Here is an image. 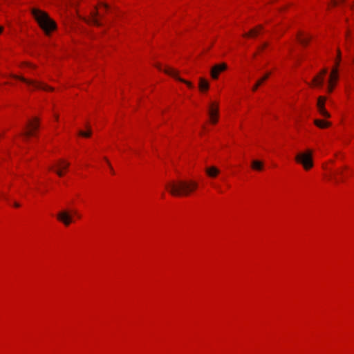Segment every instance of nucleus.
I'll return each instance as SVG.
<instances>
[{"label":"nucleus","mask_w":354,"mask_h":354,"mask_svg":"<svg viewBox=\"0 0 354 354\" xmlns=\"http://www.w3.org/2000/svg\"><path fill=\"white\" fill-rule=\"evenodd\" d=\"M32 14L46 35H49L52 31L56 29V23L50 18L47 13L34 8L32 10Z\"/></svg>","instance_id":"nucleus-2"},{"label":"nucleus","mask_w":354,"mask_h":354,"mask_svg":"<svg viewBox=\"0 0 354 354\" xmlns=\"http://www.w3.org/2000/svg\"><path fill=\"white\" fill-rule=\"evenodd\" d=\"M251 167L253 169L257 171H261L263 167V162L260 160H252Z\"/></svg>","instance_id":"nucleus-18"},{"label":"nucleus","mask_w":354,"mask_h":354,"mask_svg":"<svg viewBox=\"0 0 354 354\" xmlns=\"http://www.w3.org/2000/svg\"><path fill=\"white\" fill-rule=\"evenodd\" d=\"M198 183L194 180H178L166 185V189L174 196H187L198 188Z\"/></svg>","instance_id":"nucleus-1"},{"label":"nucleus","mask_w":354,"mask_h":354,"mask_svg":"<svg viewBox=\"0 0 354 354\" xmlns=\"http://www.w3.org/2000/svg\"><path fill=\"white\" fill-rule=\"evenodd\" d=\"M340 59H341V52L338 49L337 50V59H336V62H335V67L332 69V71H331V73L330 74V77H329L328 86V92H332V91H333V88H334V84H333V82H335V81H337L338 80V69H337V67L339 66Z\"/></svg>","instance_id":"nucleus-5"},{"label":"nucleus","mask_w":354,"mask_h":354,"mask_svg":"<svg viewBox=\"0 0 354 354\" xmlns=\"http://www.w3.org/2000/svg\"><path fill=\"white\" fill-rule=\"evenodd\" d=\"M208 113L212 123L215 124L218 121V105L216 103H212L209 106Z\"/></svg>","instance_id":"nucleus-8"},{"label":"nucleus","mask_w":354,"mask_h":354,"mask_svg":"<svg viewBox=\"0 0 354 354\" xmlns=\"http://www.w3.org/2000/svg\"><path fill=\"white\" fill-rule=\"evenodd\" d=\"M326 100V98L325 97H323V96L319 97L318 100H317V106L318 111L322 116H324L325 118H330V115L329 113L325 109V107H324Z\"/></svg>","instance_id":"nucleus-9"},{"label":"nucleus","mask_w":354,"mask_h":354,"mask_svg":"<svg viewBox=\"0 0 354 354\" xmlns=\"http://www.w3.org/2000/svg\"><path fill=\"white\" fill-rule=\"evenodd\" d=\"M91 133H92V131L91 130V129H88V131L85 132V131H79L78 132V134L81 136H83V137H85V138H88L91 136Z\"/></svg>","instance_id":"nucleus-22"},{"label":"nucleus","mask_w":354,"mask_h":354,"mask_svg":"<svg viewBox=\"0 0 354 354\" xmlns=\"http://www.w3.org/2000/svg\"><path fill=\"white\" fill-rule=\"evenodd\" d=\"M57 218L63 223L66 226L69 225L72 222V214L67 210L59 212Z\"/></svg>","instance_id":"nucleus-6"},{"label":"nucleus","mask_w":354,"mask_h":354,"mask_svg":"<svg viewBox=\"0 0 354 354\" xmlns=\"http://www.w3.org/2000/svg\"><path fill=\"white\" fill-rule=\"evenodd\" d=\"M3 30V27L0 26V33H1Z\"/></svg>","instance_id":"nucleus-27"},{"label":"nucleus","mask_w":354,"mask_h":354,"mask_svg":"<svg viewBox=\"0 0 354 354\" xmlns=\"http://www.w3.org/2000/svg\"><path fill=\"white\" fill-rule=\"evenodd\" d=\"M156 68H157L158 69H159L160 71H162V68H161V66H160V65L157 64V65H156Z\"/></svg>","instance_id":"nucleus-26"},{"label":"nucleus","mask_w":354,"mask_h":354,"mask_svg":"<svg viewBox=\"0 0 354 354\" xmlns=\"http://www.w3.org/2000/svg\"><path fill=\"white\" fill-rule=\"evenodd\" d=\"M270 73H267L266 75H264L263 77H262L260 80H259L257 83L253 86L252 91H256L258 88V87L261 85V84L266 81L270 76Z\"/></svg>","instance_id":"nucleus-17"},{"label":"nucleus","mask_w":354,"mask_h":354,"mask_svg":"<svg viewBox=\"0 0 354 354\" xmlns=\"http://www.w3.org/2000/svg\"><path fill=\"white\" fill-rule=\"evenodd\" d=\"M227 69V65L225 63L216 64L211 68L210 75L212 79L217 80L220 73Z\"/></svg>","instance_id":"nucleus-7"},{"label":"nucleus","mask_w":354,"mask_h":354,"mask_svg":"<svg viewBox=\"0 0 354 354\" xmlns=\"http://www.w3.org/2000/svg\"><path fill=\"white\" fill-rule=\"evenodd\" d=\"M39 128V123L37 118L28 120L26 125L24 124V142L30 138L35 137Z\"/></svg>","instance_id":"nucleus-3"},{"label":"nucleus","mask_w":354,"mask_h":354,"mask_svg":"<svg viewBox=\"0 0 354 354\" xmlns=\"http://www.w3.org/2000/svg\"><path fill=\"white\" fill-rule=\"evenodd\" d=\"M268 45V43L265 42L263 44L262 46L260 48L263 49V48H266Z\"/></svg>","instance_id":"nucleus-25"},{"label":"nucleus","mask_w":354,"mask_h":354,"mask_svg":"<svg viewBox=\"0 0 354 354\" xmlns=\"http://www.w3.org/2000/svg\"><path fill=\"white\" fill-rule=\"evenodd\" d=\"M69 166V162L64 160H60L57 164L58 169L55 170V172L59 176H62L64 173L62 169H66Z\"/></svg>","instance_id":"nucleus-14"},{"label":"nucleus","mask_w":354,"mask_h":354,"mask_svg":"<svg viewBox=\"0 0 354 354\" xmlns=\"http://www.w3.org/2000/svg\"><path fill=\"white\" fill-rule=\"evenodd\" d=\"M13 205L15 207H20V204L19 203H17V202H15L13 203Z\"/></svg>","instance_id":"nucleus-24"},{"label":"nucleus","mask_w":354,"mask_h":354,"mask_svg":"<svg viewBox=\"0 0 354 354\" xmlns=\"http://www.w3.org/2000/svg\"><path fill=\"white\" fill-rule=\"evenodd\" d=\"M205 172L209 177L215 178L219 174L220 171L215 167H210L206 168Z\"/></svg>","instance_id":"nucleus-15"},{"label":"nucleus","mask_w":354,"mask_h":354,"mask_svg":"<svg viewBox=\"0 0 354 354\" xmlns=\"http://www.w3.org/2000/svg\"><path fill=\"white\" fill-rule=\"evenodd\" d=\"M24 84H27L29 86H32L35 88H39L45 91H52L53 88L43 83H35V82H31L30 81L28 80L24 77L23 79Z\"/></svg>","instance_id":"nucleus-12"},{"label":"nucleus","mask_w":354,"mask_h":354,"mask_svg":"<svg viewBox=\"0 0 354 354\" xmlns=\"http://www.w3.org/2000/svg\"><path fill=\"white\" fill-rule=\"evenodd\" d=\"M310 39V37L308 35H302L301 33L298 34L297 35V40L299 42L304 46H306L308 44Z\"/></svg>","instance_id":"nucleus-16"},{"label":"nucleus","mask_w":354,"mask_h":354,"mask_svg":"<svg viewBox=\"0 0 354 354\" xmlns=\"http://www.w3.org/2000/svg\"><path fill=\"white\" fill-rule=\"evenodd\" d=\"M353 62H354V57L353 58Z\"/></svg>","instance_id":"nucleus-30"},{"label":"nucleus","mask_w":354,"mask_h":354,"mask_svg":"<svg viewBox=\"0 0 354 354\" xmlns=\"http://www.w3.org/2000/svg\"><path fill=\"white\" fill-rule=\"evenodd\" d=\"M163 71L167 74V75H169L171 76H172L173 77H174L176 80L181 82H183L185 84H187V86L189 87V88H193V84L190 82H188V81H186L184 79H182L180 78L178 75V73L177 71H176L175 70L172 69V68H165L163 70Z\"/></svg>","instance_id":"nucleus-10"},{"label":"nucleus","mask_w":354,"mask_h":354,"mask_svg":"<svg viewBox=\"0 0 354 354\" xmlns=\"http://www.w3.org/2000/svg\"><path fill=\"white\" fill-rule=\"evenodd\" d=\"M104 160L106 161L107 164L109 165V166L111 169V172H112L113 174L114 172H113V168H112L109 161L106 159V158H104Z\"/></svg>","instance_id":"nucleus-23"},{"label":"nucleus","mask_w":354,"mask_h":354,"mask_svg":"<svg viewBox=\"0 0 354 354\" xmlns=\"http://www.w3.org/2000/svg\"><path fill=\"white\" fill-rule=\"evenodd\" d=\"M100 15L97 10L93 11L91 13V17L88 20V23L95 25V26H100L102 25V24L100 22V21L98 19V17H100Z\"/></svg>","instance_id":"nucleus-13"},{"label":"nucleus","mask_w":354,"mask_h":354,"mask_svg":"<svg viewBox=\"0 0 354 354\" xmlns=\"http://www.w3.org/2000/svg\"><path fill=\"white\" fill-rule=\"evenodd\" d=\"M314 123L319 128L324 129L330 125V123L322 120H315Z\"/></svg>","instance_id":"nucleus-20"},{"label":"nucleus","mask_w":354,"mask_h":354,"mask_svg":"<svg viewBox=\"0 0 354 354\" xmlns=\"http://www.w3.org/2000/svg\"><path fill=\"white\" fill-rule=\"evenodd\" d=\"M313 152L311 150H307L305 152L299 153L295 156V160L301 164L306 170H308L313 166Z\"/></svg>","instance_id":"nucleus-4"},{"label":"nucleus","mask_w":354,"mask_h":354,"mask_svg":"<svg viewBox=\"0 0 354 354\" xmlns=\"http://www.w3.org/2000/svg\"><path fill=\"white\" fill-rule=\"evenodd\" d=\"M199 88L200 90H207L209 88V83L204 78H200L199 80Z\"/></svg>","instance_id":"nucleus-21"},{"label":"nucleus","mask_w":354,"mask_h":354,"mask_svg":"<svg viewBox=\"0 0 354 354\" xmlns=\"http://www.w3.org/2000/svg\"><path fill=\"white\" fill-rule=\"evenodd\" d=\"M23 64H24V66H25V65H26V62H23Z\"/></svg>","instance_id":"nucleus-29"},{"label":"nucleus","mask_w":354,"mask_h":354,"mask_svg":"<svg viewBox=\"0 0 354 354\" xmlns=\"http://www.w3.org/2000/svg\"><path fill=\"white\" fill-rule=\"evenodd\" d=\"M104 7L105 8V9H107L108 8V5L106 4H103Z\"/></svg>","instance_id":"nucleus-28"},{"label":"nucleus","mask_w":354,"mask_h":354,"mask_svg":"<svg viewBox=\"0 0 354 354\" xmlns=\"http://www.w3.org/2000/svg\"><path fill=\"white\" fill-rule=\"evenodd\" d=\"M263 29L262 26H259L257 28L252 29L248 33L245 34L244 37H255L257 36L259 31Z\"/></svg>","instance_id":"nucleus-19"},{"label":"nucleus","mask_w":354,"mask_h":354,"mask_svg":"<svg viewBox=\"0 0 354 354\" xmlns=\"http://www.w3.org/2000/svg\"><path fill=\"white\" fill-rule=\"evenodd\" d=\"M326 73L327 70L324 68L321 71V73L319 75H316L313 80V83L314 86L321 87L323 85L324 76Z\"/></svg>","instance_id":"nucleus-11"}]
</instances>
